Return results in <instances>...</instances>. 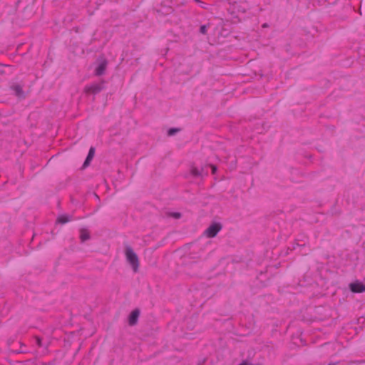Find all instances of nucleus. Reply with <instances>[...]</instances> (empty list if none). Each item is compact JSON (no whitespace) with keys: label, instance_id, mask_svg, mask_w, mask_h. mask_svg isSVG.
Masks as SVG:
<instances>
[{"label":"nucleus","instance_id":"nucleus-10","mask_svg":"<svg viewBox=\"0 0 365 365\" xmlns=\"http://www.w3.org/2000/svg\"><path fill=\"white\" fill-rule=\"evenodd\" d=\"M71 217L68 215H61L58 217L57 222L61 224H64L66 222H68L71 221Z\"/></svg>","mask_w":365,"mask_h":365},{"label":"nucleus","instance_id":"nucleus-13","mask_svg":"<svg viewBox=\"0 0 365 365\" xmlns=\"http://www.w3.org/2000/svg\"><path fill=\"white\" fill-rule=\"evenodd\" d=\"M200 32H201L202 34H205L206 33V31H207V27H206V26H205V25L201 26V27H200Z\"/></svg>","mask_w":365,"mask_h":365},{"label":"nucleus","instance_id":"nucleus-8","mask_svg":"<svg viewBox=\"0 0 365 365\" xmlns=\"http://www.w3.org/2000/svg\"><path fill=\"white\" fill-rule=\"evenodd\" d=\"M80 238L81 242H85L90 238L89 232L86 229H82L80 231Z\"/></svg>","mask_w":365,"mask_h":365},{"label":"nucleus","instance_id":"nucleus-4","mask_svg":"<svg viewBox=\"0 0 365 365\" xmlns=\"http://www.w3.org/2000/svg\"><path fill=\"white\" fill-rule=\"evenodd\" d=\"M103 83H93L86 88L88 92L97 93L103 89Z\"/></svg>","mask_w":365,"mask_h":365},{"label":"nucleus","instance_id":"nucleus-17","mask_svg":"<svg viewBox=\"0 0 365 365\" xmlns=\"http://www.w3.org/2000/svg\"><path fill=\"white\" fill-rule=\"evenodd\" d=\"M329 365H336V364H330Z\"/></svg>","mask_w":365,"mask_h":365},{"label":"nucleus","instance_id":"nucleus-3","mask_svg":"<svg viewBox=\"0 0 365 365\" xmlns=\"http://www.w3.org/2000/svg\"><path fill=\"white\" fill-rule=\"evenodd\" d=\"M107 66V61L104 59L100 60L96 68L95 73L96 76H101L104 73Z\"/></svg>","mask_w":365,"mask_h":365},{"label":"nucleus","instance_id":"nucleus-6","mask_svg":"<svg viewBox=\"0 0 365 365\" xmlns=\"http://www.w3.org/2000/svg\"><path fill=\"white\" fill-rule=\"evenodd\" d=\"M139 311L138 309H135L134 311H133L129 317V324L130 325H134L137 320H138V318L139 317Z\"/></svg>","mask_w":365,"mask_h":365},{"label":"nucleus","instance_id":"nucleus-12","mask_svg":"<svg viewBox=\"0 0 365 365\" xmlns=\"http://www.w3.org/2000/svg\"><path fill=\"white\" fill-rule=\"evenodd\" d=\"M179 130L177 128H170L169 129L168 134V135L171 136L175 135Z\"/></svg>","mask_w":365,"mask_h":365},{"label":"nucleus","instance_id":"nucleus-5","mask_svg":"<svg viewBox=\"0 0 365 365\" xmlns=\"http://www.w3.org/2000/svg\"><path fill=\"white\" fill-rule=\"evenodd\" d=\"M350 289L353 292H365V286L359 282L350 284Z\"/></svg>","mask_w":365,"mask_h":365},{"label":"nucleus","instance_id":"nucleus-11","mask_svg":"<svg viewBox=\"0 0 365 365\" xmlns=\"http://www.w3.org/2000/svg\"><path fill=\"white\" fill-rule=\"evenodd\" d=\"M93 155H94V148H91L90 150H89V153L88 154V156H87V158L86 159V161L84 163V165L88 164L89 161L93 158Z\"/></svg>","mask_w":365,"mask_h":365},{"label":"nucleus","instance_id":"nucleus-2","mask_svg":"<svg viewBox=\"0 0 365 365\" xmlns=\"http://www.w3.org/2000/svg\"><path fill=\"white\" fill-rule=\"evenodd\" d=\"M221 227L218 224L211 225L205 232V235L209 237H215L220 230Z\"/></svg>","mask_w":365,"mask_h":365},{"label":"nucleus","instance_id":"nucleus-16","mask_svg":"<svg viewBox=\"0 0 365 365\" xmlns=\"http://www.w3.org/2000/svg\"><path fill=\"white\" fill-rule=\"evenodd\" d=\"M173 216H174L175 218H179V217H180V213H177V212H176V213H174V214H173Z\"/></svg>","mask_w":365,"mask_h":365},{"label":"nucleus","instance_id":"nucleus-14","mask_svg":"<svg viewBox=\"0 0 365 365\" xmlns=\"http://www.w3.org/2000/svg\"><path fill=\"white\" fill-rule=\"evenodd\" d=\"M36 344L39 346H43V344H42V341L40 338L38 337H36Z\"/></svg>","mask_w":365,"mask_h":365},{"label":"nucleus","instance_id":"nucleus-7","mask_svg":"<svg viewBox=\"0 0 365 365\" xmlns=\"http://www.w3.org/2000/svg\"><path fill=\"white\" fill-rule=\"evenodd\" d=\"M16 96L21 98L24 96L22 88L19 85H14L11 87Z\"/></svg>","mask_w":365,"mask_h":365},{"label":"nucleus","instance_id":"nucleus-15","mask_svg":"<svg viewBox=\"0 0 365 365\" xmlns=\"http://www.w3.org/2000/svg\"><path fill=\"white\" fill-rule=\"evenodd\" d=\"M210 167H211V168H212V173L213 174H215V172H216V170H217V168H216L215 165H210Z\"/></svg>","mask_w":365,"mask_h":365},{"label":"nucleus","instance_id":"nucleus-1","mask_svg":"<svg viewBox=\"0 0 365 365\" xmlns=\"http://www.w3.org/2000/svg\"><path fill=\"white\" fill-rule=\"evenodd\" d=\"M125 257L127 261L132 266L133 271L137 272L139 266L138 258L131 247H127L125 248Z\"/></svg>","mask_w":365,"mask_h":365},{"label":"nucleus","instance_id":"nucleus-9","mask_svg":"<svg viewBox=\"0 0 365 365\" xmlns=\"http://www.w3.org/2000/svg\"><path fill=\"white\" fill-rule=\"evenodd\" d=\"M191 173L192 175L195 177L202 176L204 175V170L203 168L199 169L197 168H192L191 170Z\"/></svg>","mask_w":365,"mask_h":365}]
</instances>
